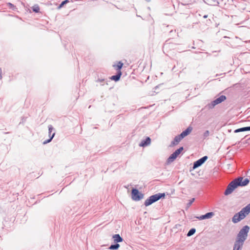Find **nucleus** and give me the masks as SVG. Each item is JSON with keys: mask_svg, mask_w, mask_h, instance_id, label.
I'll list each match as a JSON object with an SVG mask.
<instances>
[{"mask_svg": "<svg viewBox=\"0 0 250 250\" xmlns=\"http://www.w3.org/2000/svg\"><path fill=\"white\" fill-rule=\"evenodd\" d=\"M232 0V1H234V0Z\"/></svg>", "mask_w": 250, "mask_h": 250, "instance_id": "nucleus-39", "label": "nucleus"}, {"mask_svg": "<svg viewBox=\"0 0 250 250\" xmlns=\"http://www.w3.org/2000/svg\"><path fill=\"white\" fill-rule=\"evenodd\" d=\"M176 44L169 42V40L167 41L164 44L163 48L166 50L174 49Z\"/></svg>", "mask_w": 250, "mask_h": 250, "instance_id": "nucleus-9", "label": "nucleus"}, {"mask_svg": "<svg viewBox=\"0 0 250 250\" xmlns=\"http://www.w3.org/2000/svg\"><path fill=\"white\" fill-rule=\"evenodd\" d=\"M68 0H63L62 1L61 3L59 5V6H58V8H61V7H62L64 4H66L67 2H68Z\"/></svg>", "mask_w": 250, "mask_h": 250, "instance_id": "nucleus-29", "label": "nucleus"}, {"mask_svg": "<svg viewBox=\"0 0 250 250\" xmlns=\"http://www.w3.org/2000/svg\"><path fill=\"white\" fill-rule=\"evenodd\" d=\"M178 156V155L174 151L167 158V164H170L173 162Z\"/></svg>", "mask_w": 250, "mask_h": 250, "instance_id": "nucleus-10", "label": "nucleus"}, {"mask_svg": "<svg viewBox=\"0 0 250 250\" xmlns=\"http://www.w3.org/2000/svg\"><path fill=\"white\" fill-rule=\"evenodd\" d=\"M245 208L246 209H247L248 210V212H250V203L248 205H247L245 207Z\"/></svg>", "mask_w": 250, "mask_h": 250, "instance_id": "nucleus-33", "label": "nucleus"}, {"mask_svg": "<svg viewBox=\"0 0 250 250\" xmlns=\"http://www.w3.org/2000/svg\"><path fill=\"white\" fill-rule=\"evenodd\" d=\"M7 5L9 6V8L10 9L14 10L16 8V6L11 3H10V2L8 3Z\"/></svg>", "mask_w": 250, "mask_h": 250, "instance_id": "nucleus-31", "label": "nucleus"}, {"mask_svg": "<svg viewBox=\"0 0 250 250\" xmlns=\"http://www.w3.org/2000/svg\"><path fill=\"white\" fill-rule=\"evenodd\" d=\"M205 3L209 5L218 6L219 2L218 0H204Z\"/></svg>", "mask_w": 250, "mask_h": 250, "instance_id": "nucleus-18", "label": "nucleus"}, {"mask_svg": "<svg viewBox=\"0 0 250 250\" xmlns=\"http://www.w3.org/2000/svg\"><path fill=\"white\" fill-rule=\"evenodd\" d=\"M178 156V155L174 151L167 158V164H170L173 162Z\"/></svg>", "mask_w": 250, "mask_h": 250, "instance_id": "nucleus-13", "label": "nucleus"}, {"mask_svg": "<svg viewBox=\"0 0 250 250\" xmlns=\"http://www.w3.org/2000/svg\"><path fill=\"white\" fill-rule=\"evenodd\" d=\"M209 132L208 130H206L204 133L203 136L205 138L209 136Z\"/></svg>", "mask_w": 250, "mask_h": 250, "instance_id": "nucleus-32", "label": "nucleus"}, {"mask_svg": "<svg viewBox=\"0 0 250 250\" xmlns=\"http://www.w3.org/2000/svg\"><path fill=\"white\" fill-rule=\"evenodd\" d=\"M249 230L250 228L247 225L240 230L234 242L233 250H242L244 242L247 238Z\"/></svg>", "mask_w": 250, "mask_h": 250, "instance_id": "nucleus-1", "label": "nucleus"}, {"mask_svg": "<svg viewBox=\"0 0 250 250\" xmlns=\"http://www.w3.org/2000/svg\"><path fill=\"white\" fill-rule=\"evenodd\" d=\"M227 98L225 95H221L215 100L211 102L210 104V107H213L216 105L220 104L222 102L226 100Z\"/></svg>", "mask_w": 250, "mask_h": 250, "instance_id": "nucleus-7", "label": "nucleus"}, {"mask_svg": "<svg viewBox=\"0 0 250 250\" xmlns=\"http://www.w3.org/2000/svg\"><path fill=\"white\" fill-rule=\"evenodd\" d=\"M196 232V229L194 228H192L188 231L187 233L188 236H191L193 235Z\"/></svg>", "mask_w": 250, "mask_h": 250, "instance_id": "nucleus-23", "label": "nucleus"}, {"mask_svg": "<svg viewBox=\"0 0 250 250\" xmlns=\"http://www.w3.org/2000/svg\"><path fill=\"white\" fill-rule=\"evenodd\" d=\"M192 128L191 126L188 127L186 130L183 131L180 135L183 139L184 137L188 135L192 131Z\"/></svg>", "mask_w": 250, "mask_h": 250, "instance_id": "nucleus-16", "label": "nucleus"}, {"mask_svg": "<svg viewBox=\"0 0 250 250\" xmlns=\"http://www.w3.org/2000/svg\"><path fill=\"white\" fill-rule=\"evenodd\" d=\"M178 156V155L174 151L167 158V164H170L173 162Z\"/></svg>", "mask_w": 250, "mask_h": 250, "instance_id": "nucleus-11", "label": "nucleus"}, {"mask_svg": "<svg viewBox=\"0 0 250 250\" xmlns=\"http://www.w3.org/2000/svg\"><path fill=\"white\" fill-rule=\"evenodd\" d=\"M112 238L114 240V242L115 243L122 242L124 240L123 238L119 234L113 235Z\"/></svg>", "mask_w": 250, "mask_h": 250, "instance_id": "nucleus-17", "label": "nucleus"}, {"mask_svg": "<svg viewBox=\"0 0 250 250\" xmlns=\"http://www.w3.org/2000/svg\"><path fill=\"white\" fill-rule=\"evenodd\" d=\"M32 10L35 13H39L40 12V7L38 4L34 5L32 8Z\"/></svg>", "mask_w": 250, "mask_h": 250, "instance_id": "nucleus-22", "label": "nucleus"}, {"mask_svg": "<svg viewBox=\"0 0 250 250\" xmlns=\"http://www.w3.org/2000/svg\"><path fill=\"white\" fill-rule=\"evenodd\" d=\"M55 135V132L54 131L51 136H50V137L49 138V139H47V140H45L44 142H43V144H46L47 143H48L49 142H50L53 139V138H54V136Z\"/></svg>", "mask_w": 250, "mask_h": 250, "instance_id": "nucleus-24", "label": "nucleus"}, {"mask_svg": "<svg viewBox=\"0 0 250 250\" xmlns=\"http://www.w3.org/2000/svg\"><path fill=\"white\" fill-rule=\"evenodd\" d=\"M2 70L0 68V80H1L2 79Z\"/></svg>", "mask_w": 250, "mask_h": 250, "instance_id": "nucleus-36", "label": "nucleus"}, {"mask_svg": "<svg viewBox=\"0 0 250 250\" xmlns=\"http://www.w3.org/2000/svg\"><path fill=\"white\" fill-rule=\"evenodd\" d=\"M48 131H49V138L50 137V136H51L52 134L51 133L52 132L53 130H55V129L54 128V127H53V126L51 125H49L48 126Z\"/></svg>", "mask_w": 250, "mask_h": 250, "instance_id": "nucleus-25", "label": "nucleus"}, {"mask_svg": "<svg viewBox=\"0 0 250 250\" xmlns=\"http://www.w3.org/2000/svg\"><path fill=\"white\" fill-rule=\"evenodd\" d=\"M119 247L120 245L118 243H115L114 244L111 245L108 248V249L111 250H117L119 248Z\"/></svg>", "mask_w": 250, "mask_h": 250, "instance_id": "nucleus-21", "label": "nucleus"}, {"mask_svg": "<svg viewBox=\"0 0 250 250\" xmlns=\"http://www.w3.org/2000/svg\"><path fill=\"white\" fill-rule=\"evenodd\" d=\"M151 143V139L149 137H147L145 140L141 141L139 144L140 146L145 147L148 146Z\"/></svg>", "mask_w": 250, "mask_h": 250, "instance_id": "nucleus-15", "label": "nucleus"}, {"mask_svg": "<svg viewBox=\"0 0 250 250\" xmlns=\"http://www.w3.org/2000/svg\"><path fill=\"white\" fill-rule=\"evenodd\" d=\"M195 53H198V54H200L201 58H203V55L205 54V53L201 52H199L198 53H197L196 52H195Z\"/></svg>", "mask_w": 250, "mask_h": 250, "instance_id": "nucleus-34", "label": "nucleus"}, {"mask_svg": "<svg viewBox=\"0 0 250 250\" xmlns=\"http://www.w3.org/2000/svg\"><path fill=\"white\" fill-rule=\"evenodd\" d=\"M183 150H184L183 147L181 146V147H179V148H178L177 149H176L175 151V152L179 155Z\"/></svg>", "mask_w": 250, "mask_h": 250, "instance_id": "nucleus-27", "label": "nucleus"}, {"mask_svg": "<svg viewBox=\"0 0 250 250\" xmlns=\"http://www.w3.org/2000/svg\"><path fill=\"white\" fill-rule=\"evenodd\" d=\"M144 194L140 192L137 188H133L131 190V198L133 200L138 201L142 199Z\"/></svg>", "mask_w": 250, "mask_h": 250, "instance_id": "nucleus-5", "label": "nucleus"}, {"mask_svg": "<svg viewBox=\"0 0 250 250\" xmlns=\"http://www.w3.org/2000/svg\"><path fill=\"white\" fill-rule=\"evenodd\" d=\"M183 138H182V137H181L180 134L174 137V140L171 142L170 146L171 147V146H174L175 145H177L181 141V140Z\"/></svg>", "mask_w": 250, "mask_h": 250, "instance_id": "nucleus-14", "label": "nucleus"}, {"mask_svg": "<svg viewBox=\"0 0 250 250\" xmlns=\"http://www.w3.org/2000/svg\"><path fill=\"white\" fill-rule=\"evenodd\" d=\"M250 182L248 178L243 180L242 177H239L232 180L224 192L225 195H228L231 193L233 191L239 186L244 187L247 186Z\"/></svg>", "mask_w": 250, "mask_h": 250, "instance_id": "nucleus-2", "label": "nucleus"}, {"mask_svg": "<svg viewBox=\"0 0 250 250\" xmlns=\"http://www.w3.org/2000/svg\"><path fill=\"white\" fill-rule=\"evenodd\" d=\"M165 193H158L149 197L144 202V205L146 207L149 206L153 203L158 201L161 198H165Z\"/></svg>", "mask_w": 250, "mask_h": 250, "instance_id": "nucleus-3", "label": "nucleus"}, {"mask_svg": "<svg viewBox=\"0 0 250 250\" xmlns=\"http://www.w3.org/2000/svg\"><path fill=\"white\" fill-rule=\"evenodd\" d=\"M243 131H245V127L239 128H238V129H235L234 130V132L235 133H238V132H243Z\"/></svg>", "mask_w": 250, "mask_h": 250, "instance_id": "nucleus-28", "label": "nucleus"}, {"mask_svg": "<svg viewBox=\"0 0 250 250\" xmlns=\"http://www.w3.org/2000/svg\"><path fill=\"white\" fill-rule=\"evenodd\" d=\"M194 201H195L194 198H193L191 199H190V200H189L188 203L187 204V207L188 208L189 207H190Z\"/></svg>", "mask_w": 250, "mask_h": 250, "instance_id": "nucleus-30", "label": "nucleus"}, {"mask_svg": "<svg viewBox=\"0 0 250 250\" xmlns=\"http://www.w3.org/2000/svg\"><path fill=\"white\" fill-rule=\"evenodd\" d=\"M208 159L207 156H205L193 163L192 168L193 169L202 166Z\"/></svg>", "mask_w": 250, "mask_h": 250, "instance_id": "nucleus-6", "label": "nucleus"}, {"mask_svg": "<svg viewBox=\"0 0 250 250\" xmlns=\"http://www.w3.org/2000/svg\"><path fill=\"white\" fill-rule=\"evenodd\" d=\"M104 81H105V79H104V78H98V79L96 80L97 82H99L101 83V85H104Z\"/></svg>", "mask_w": 250, "mask_h": 250, "instance_id": "nucleus-26", "label": "nucleus"}, {"mask_svg": "<svg viewBox=\"0 0 250 250\" xmlns=\"http://www.w3.org/2000/svg\"><path fill=\"white\" fill-rule=\"evenodd\" d=\"M214 215V212H209L206 213L204 215H202L200 216H196L195 217L199 220H202L205 219H208L212 218Z\"/></svg>", "mask_w": 250, "mask_h": 250, "instance_id": "nucleus-8", "label": "nucleus"}, {"mask_svg": "<svg viewBox=\"0 0 250 250\" xmlns=\"http://www.w3.org/2000/svg\"><path fill=\"white\" fill-rule=\"evenodd\" d=\"M121 75V71H117V74L115 75L112 76L110 79L111 80L114 81L115 82H117L120 80Z\"/></svg>", "mask_w": 250, "mask_h": 250, "instance_id": "nucleus-19", "label": "nucleus"}, {"mask_svg": "<svg viewBox=\"0 0 250 250\" xmlns=\"http://www.w3.org/2000/svg\"><path fill=\"white\" fill-rule=\"evenodd\" d=\"M113 67L117 70V71H121V69H122L123 66V63L121 62H119L117 65L114 64Z\"/></svg>", "mask_w": 250, "mask_h": 250, "instance_id": "nucleus-20", "label": "nucleus"}, {"mask_svg": "<svg viewBox=\"0 0 250 250\" xmlns=\"http://www.w3.org/2000/svg\"><path fill=\"white\" fill-rule=\"evenodd\" d=\"M178 156V155L174 151L167 158V164H170L173 162Z\"/></svg>", "mask_w": 250, "mask_h": 250, "instance_id": "nucleus-12", "label": "nucleus"}, {"mask_svg": "<svg viewBox=\"0 0 250 250\" xmlns=\"http://www.w3.org/2000/svg\"><path fill=\"white\" fill-rule=\"evenodd\" d=\"M248 140H250V137L248 139Z\"/></svg>", "mask_w": 250, "mask_h": 250, "instance_id": "nucleus-38", "label": "nucleus"}, {"mask_svg": "<svg viewBox=\"0 0 250 250\" xmlns=\"http://www.w3.org/2000/svg\"><path fill=\"white\" fill-rule=\"evenodd\" d=\"M249 213L244 207L239 212L234 215L232 218V221L233 223H237L244 219Z\"/></svg>", "mask_w": 250, "mask_h": 250, "instance_id": "nucleus-4", "label": "nucleus"}, {"mask_svg": "<svg viewBox=\"0 0 250 250\" xmlns=\"http://www.w3.org/2000/svg\"><path fill=\"white\" fill-rule=\"evenodd\" d=\"M204 18H207L208 17V15H205L204 16Z\"/></svg>", "mask_w": 250, "mask_h": 250, "instance_id": "nucleus-37", "label": "nucleus"}, {"mask_svg": "<svg viewBox=\"0 0 250 250\" xmlns=\"http://www.w3.org/2000/svg\"><path fill=\"white\" fill-rule=\"evenodd\" d=\"M245 128V131H250V126H246Z\"/></svg>", "mask_w": 250, "mask_h": 250, "instance_id": "nucleus-35", "label": "nucleus"}]
</instances>
